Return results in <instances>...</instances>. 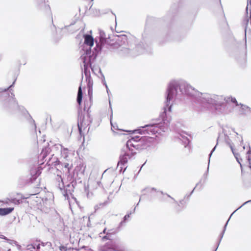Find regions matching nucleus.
<instances>
[{"label":"nucleus","instance_id":"cd10ccee","mask_svg":"<svg viewBox=\"0 0 251 251\" xmlns=\"http://www.w3.org/2000/svg\"><path fill=\"white\" fill-rule=\"evenodd\" d=\"M42 245L43 246H48V247H50L51 246V244L50 242H47L46 243H43L42 242L40 245Z\"/></svg>","mask_w":251,"mask_h":251},{"label":"nucleus","instance_id":"6e6552de","mask_svg":"<svg viewBox=\"0 0 251 251\" xmlns=\"http://www.w3.org/2000/svg\"><path fill=\"white\" fill-rule=\"evenodd\" d=\"M119 250V247L112 241H109L104 245H100L99 247V251H116Z\"/></svg>","mask_w":251,"mask_h":251},{"label":"nucleus","instance_id":"393cba45","mask_svg":"<svg viewBox=\"0 0 251 251\" xmlns=\"http://www.w3.org/2000/svg\"><path fill=\"white\" fill-rule=\"evenodd\" d=\"M201 181H200L199 183H198L196 186L194 188V189H193V190L190 192V194L189 195H186L185 196V198H187V199H189V197L193 194V193H194V191L195 190V189H196V187H197L199 184L201 183Z\"/></svg>","mask_w":251,"mask_h":251},{"label":"nucleus","instance_id":"a19ab883","mask_svg":"<svg viewBox=\"0 0 251 251\" xmlns=\"http://www.w3.org/2000/svg\"><path fill=\"white\" fill-rule=\"evenodd\" d=\"M40 244H38L37 245L36 248L37 249H39L40 248Z\"/></svg>","mask_w":251,"mask_h":251},{"label":"nucleus","instance_id":"f257e3e1","mask_svg":"<svg viewBox=\"0 0 251 251\" xmlns=\"http://www.w3.org/2000/svg\"><path fill=\"white\" fill-rule=\"evenodd\" d=\"M160 113L159 118L155 122L145 125L137 129L126 130V156L129 159L134 158L136 152L134 150L142 151L150 147L154 141V138L149 136H140L134 135L137 133L149 135L160 134L165 132L170 125L171 117L168 111L164 110Z\"/></svg>","mask_w":251,"mask_h":251},{"label":"nucleus","instance_id":"a211bd4d","mask_svg":"<svg viewBox=\"0 0 251 251\" xmlns=\"http://www.w3.org/2000/svg\"><path fill=\"white\" fill-rule=\"evenodd\" d=\"M13 208H0V215H5L10 213L13 210Z\"/></svg>","mask_w":251,"mask_h":251},{"label":"nucleus","instance_id":"dca6fc26","mask_svg":"<svg viewBox=\"0 0 251 251\" xmlns=\"http://www.w3.org/2000/svg\"><path fill=\"white\" fill-rule=\"evenodd\" d=\"M84 44L90 47H91L94 45V38L93 37L90 35L87 34L85 35L84 36Z\"/></svg>","mask_w":251,"mask_h":251},{"label":"nucleus","instance_id":"2eb2a0df","mask_svg":"<svg viewBox=\"0 0 251 251\" xmlns=\"http://www.w3.org/2000/svg\"><path fill=\"white\" fill-rule=\"evenodd\" d=\"M60 147L61 149V157L69 161L70 160V155L71 154L70 151L67 148H63L61 145H60Z\"/></svg>","mask_w":251,"mask_h":251},{"label":"nucleus","instance_id":"473e14b6","mask_svg":"<svg viewBox=\"0 0 251 251\" xmlns=\"http://www.w3.org/2000/svg\"><path fill=\"white\" fill-rule=\"evenodd\" d=\"M106 228H104V230H103V232L104 233H106L107 235H108L109 233V231H110V230H108V232H106Z\"/></svg>","mask_w":251,"mask_h":251},{"label":"nucleus","instance_id":"20e7f679","mask_svg":"<svg viewBox=\"0 0 251 251\" xmlns=\"http://www.w3.org/2000/svg\"><path fill=\"white\" fill-rule=\"evenodd\" d=\"M136 40L135 37H132L129 40L126 35V43L128 46V48L126 47V54L135 57L145 53H151L152 48L151 45H147L145 47L143 43L135 44Z\"/></svg>","mask_w":251,"mask_h":251},{"label":"nucleus","instance_id":"423d86ee","mask_svg":"<svg viewBox=\"0 0 251 251\" xmlns=\"http://www.w3.org/2000/svg\"><path fill=\"white\" fill-rule=\"evenodd\" d=\"M109 38V37H107L105 33L103 31H100V41L99 42L96 41L99 50H100L104 48L108 49L110 44Z\"/></svg>","mask_w":251,"mask_h":251},{"label":"nucleus","instance_id":"ddd939ff","mask_svg":"<svg viewBox=\"0 0 251 251\" xmlns=\"http://www.w3.org/2000/svg\"><path fill=\"white\" fill-rule=\"evenodd\" d=\"M36 6L42 10H48L50 9L49 5L46 0H35Z\"/></svg>","mask_w":251,"mask_h":251},{"label":"nucleus","instance_id":"0eeeda50","mask_svg":"<svg viewBox=\"0 0 251 251\" xmlns=\"http://www.w3.org/2000/svg\"><path fill=\"white\" fill-rule=\"evenodd\" d=\"M90 122V120L88 115L85 116L82 114H79L77 125L80 134H81L82 130L85 129L89 125Z\"/></svg>","mask_w":251,"mask_h":251},{"label":"nucleus","instance_id":"412c9836","mask_svg":"<svg viewBox=\"0 0 251 251\" xmlns=\"http://www.w3.org/2000/svg\"><path fill=\"white\" fill-rule=\"evenodd\" d=\"M249 149L247 151V154L248 155L247 159L249 162L250 167L251 168V147L249 146Z\"/></svg>","mask_w":251,"mask_h":251},{"label":"nucleus","instance_id":"f3484780","mask_svg":"<svg viewBox=\"0 0 251 251\" xmlns=\"http://www.w3.org/2000/svg\"><path fill=\"white\" fill-rule=\"evenodd\" d=\"M230 149L232 151V152L235 158H236L237 162L240 164L241 168L242 169V165L241 162V161L242 160V159L241 158H239V156H240L239 153L235 152L234 149L232 145H230Z\"/></svg>","mask_w":251,"mask_h":251},{"label":"nucleus","instance_id":"a18cd8bd","mask_svg":"<svg viewBox=\"0 0 251 251\" xmlns=\"http://www.w3.org/2000/svg\"><path fill=\"white\" fill-rule=\"evenodd\" d=\"M109 105H110V107H111V103H110V101H109Z\"/></svg>","mask_w":251,"mask_h":251},{"label":"nucleus","instance_id":"6ab92c4d","mask_svg":"<svg viewBox=\"0 0 251 251\" xmlns=\"http://www.w3.org/2000/svg\"><path fill=\"white\" fill-rule=\"evenodd\" d=\"M82 100V91L81 87L80 86L78 88L77 96V102L79 104H80Z\"/></svg>","mask_w":251,"mask_h":251},{"label":"nucleus","instance_id":"4468645a","mask_svg":"<svg viewBox=\"0 0 251 251\" xmlns=\"http://www.w3.org/2000/svg\"><path fill=\"white\" fill-rule=\"evenodd\" d=\"M218 140H219V137L217 138V144L215 146V147L212 149V150H211L210 153H209V158H208V167H207V170L205 172V173L203 174V177L204 179V181L206 180L207 179V176H208V172H209V164H210V158L212 156V153H213V152L215 151V150H216V147H217V145H218Z\"/></svg>","mask_w":251,"mask_h":251},{"label":"nucleus","instance_id":"c85d7f7f","mask_svg":"<svg viewBox=\"0 0 251 251\" xmlns=\"http://www.w3.org/2000/svg\"><path fill=\"white\" fill-rule=\"evenodd\" d=\"M226 138H227V139L226 138V144H227V145H229V147H230V145H231V144H230V143L229 141V140H229V139L228 136H227V137H226Z\"/></svg>","mask_w":251,"mask_h":251},{"label":"nucleus","instance_id":"49530a36","mask_svg":"<svg viewBox=\"0 0 251 251\" xmlns=\"http://www.w3.org/2000/svg\"><path fill=\"white\" fill-rule=\"evenodd\" d=\"M243 149H245V146H243Z\"/></svg>","mask_w":251,"mask_h":251},{"label":"nucleus","instance_id":"f704fd0d","mask_svg":"<svg viewBox=\"0 0 251 251\" xmlns=\"http://www.w3.org/2000/svg\"><path fill=\"white\" fill-rule=\"evenodd\" d=\"M65 248L64 247H63V246H62V247H60V250L61 251H65Z\"/></svg>","mask_w":251,"mask_h":251},{"label":"nucleus","instance_id":"5701e85b","mask_svg":"<svg viewBox=\"0 0 251 251\" xmlns=\"http://www.w3.org/2000/svg\"><path fill=\"white\" fill-rule=\"evenodd\" d=\"M0 238H1V239H5L7 241H9V243L10 244H16V242L15 241H14V240H10L9 239H8L5 236L3 235H0Z\"/></svg>","mask_w":251,"mask_h":251},{"label":"nucleus","instance_id":"bb28decb","mask_svg":"<svg viewBox=\"0 0 251 251\" xmlns=\"http://www.w3.org/2000/svg\"><path fill=\"white\" fill-rule=\"evenodd\" d=\"M64 168L67 169L68 173H69L71 167H72V165L70 166L69 164L68 163H64Z\"/></svg>","mask_w":251,"mask_h":251},{"label":"nucleus","instance_id":"9d476101","mask_svg":"<svg viewBox=\"0 0 251 251\" xmlns=\"http://www.w3.org/2000/svg\"><path fill=\"white\" fill-rule=\"evenodd\" d=\"M251 202V200H249V201H248L246 202H245L244 203H243L240 207H239L237 209H236L235 211H234L232 214L230 215L229 218H228V219L227 220V221H226V223L225 224V226H224V227L223 228V230L222 231V232L221 233V234L220 235V237H219V241H218V247L220 245V244L222 240V238L224 236V235L225 234V232L226 231V226H227V225L228 224V223L230 219V218L231 217V216L233 215V214L234 213H235L236 211H237L238 210H239V209H240L242 207H243V206L245 205L246 204H247V203H249V202Z\"/></svg>","mask_w":251,"mask_h":251},{"label":"nucleus","instance_id":"72a5a7b5","mask_svg":"<svg viewBox=\"0 0 251 251\" xmlns=\"http://www.w3.org/2000/svg\"><path fill=\"white\" fill-rule=\"evenodd\" d=\"M32 123H33V127L35 129H36V126L35 121L34 120H32Z\"/></svg>","mask_w":251,"mask_h":251},{"label":"nucleus","instance_id":"aec40b11","mask_svg":"<svg viewBox=\"0 0 251 251\" xmlns=\"http://www.w3.org/2000/svg\"><path fill=\"white\" fill-rule=\"evenodd\" d=\"M181 136L185 148H189L190 146V140L185 136H182L181 134L180 135Z\"/></svg>","mask_w":251,"mask_h":251},{"label":"nucleus","instance_id":"9b49d317","mask_svg":"<svg viewBox=\"0 0 251 251\" xmlns=\"http://www.w3.org/2000/svg\"><path fill=\"white\" fill-rule=\"evenodd\" d=\"M126 163V151L124 150H122V153L120 156V160L119 161L117 164V168L119 169L120 171L125 172L126 171V167H125Z\"/></svg>","mask_w":251,"mask_h":251},{"label":"nucleus","instance_id":"e433bc0d","mask_svg":"<svg viewBox=\"0 0 251 251\" xmlns=\"http://www.w3.org/2000/svg\"><path fill=\"white\" fill-rule=\"evenodd\" d=\"M126 221V215L123 217V221L121 222V224H123Z\"/></svg>","mask_w":251,"mask_h":251},{"label":"nucleus","instance_id":"c9c22d12","mask_svg":"<svg viewBox=\"0 0 251 251\" xmlns=\"http://www.w3.org/2000/svg\"><path fill=\"white\" fill-rule=\"evenodd\" d=\"M250 5L251 7V0H247V5Z\"/></svg>","mask_w":251,"mask_h":251},{"label":"nucleus","instance_id":"2f4dec72","mask_svg":"<svg viewBox=\"0 0 251 251\" xmlns=\"http://www.w3.org/2000/svg\"><path fill=\"white\" fill-rule=\"evenodd\" d=\"M239 105H241L242 107H245V108H249V109H250V108L249 106H247V105H244V104H242V103H240V104H239Z\"/></svg>","mask_w":251,"mask_h":251},{"label":"nucleus","instance_id":"37998d69","mask_svg":"<svg viewBox=\"0 0 251 251\" xmlns=\"http://www.w3.org/2000/svg\"><path fill=\"white\" fill-rule=\"evenodd\" d=\"M160 193H161L162 195H164V194H165L163 193V191H160Z\"/></svg>","mask_w":251,"mask_h":251},{"label":"nucleus","instance_id":"a878e982","mask_svg":"<svg viewBox=\"0 0 251 251\" xmlns=\"http://www.w3.org/2000/svg\"><path fill=\"white\" fill-rule=\"evenodd\" d=\"M228 99L229 100H230L232 103H236V105H238V103L237 102V101L236 100V99L235 98H233L232 97H231L230 98H228Z\"/></svg>","mask_w":251,"mask_h":251},{"label":"nucleus","instance_id":"c756f323","mask_svg":"<svg viewBox=\"0 0 251 251\" xmlns=\"http://www.w3.org/2000/svg\"><path fill=\"white\" fill-rule=\"evenodd\" d=\"M166 195L168 197L170 198L171 199L173 200L176 203H177V202L173 197H172L170 195H169L168 194H166Z\"/></svg>","mask_w":251,"mask_h":251},{"label":"nucleus","instance_id":"de8ad7c7","mask_svg":"<svg viewBox=\"0 0 251 251\" xmlns=\"http://www.w3.org/2000/svg\"><path fill=\"white\" fill-rule=\"evenodd\" d=\"M135 208H136V207H135V208H134V210H133V211H135Z\"/></svg>","mask_w":251,"mask_h":251},{"label":"nucleus","instance_id":"b1692460","mask_svg":"<svg viewBox=\"0 0 251 251\" xmlns=\"http://www.w3.org/2000/svg\"><path fill=\"white\" fill-rule=\"evenodd\" d=\"M151 191H156V189L154 188L147 187L142 190V192L147 191V192H151Z\"/></svg>","mask_w":251,"mask_h":251},{"label":"nucleus","instance_id":"58836bf2","mask_svg":"<svg viewBox=\"0 0 251 251\" xmlns=\"http://www.w3.org/2000/svg\"><path fill=\"white\" fill-rule=\"evenodd\" d=\"M184 201V200H181L179 201V204H183V202Z\"/></svg>","mask_w":251,"mask_h":251},{"label":"nucleus","instance_id":"f03ea898","mask_svg":"<svg viewBox=\"0 0 251 251\" xmlns=\"http://www.w3.org/2000/svg\"><path fill=\"white\" fill-rule=\"evenodd\" d=\"M179 95L187 96L192 98L196 103L212 106L220 112L225 104L226 98L223 96L202 93L183 80H172L168 84L165 94V111H168L170 113L172 111L171 101Z\"/></svg>","mask_w":251,"mask_h":251},{"label":"nucleus","instance_id":"4be33fe9","mask_svg":"<svg viewBox=\"0 0 251 251\" xmlns=\"http://www.w3.org/2000/svg\"><path fill=\"white\" fill-rule=\"evenodd\" d=\"M106 204V202L105 201L104 202H100L98 204H96L95 206V211H97L98 210V209H99L101 207H103V206H104Z\"/></svg>","mask_w":251,"mask_h":251},{"label":"nucleus","instance_id":"7ed1b4c3","mask_svg":"<svg viewBox=\"0 0 251 251\" xmlns=\"http://www.w3.org/2000/svg\"><path fill=\"white\" fill-rule=\"evenodd\" d=\"M14 84V83H13ZM13 84L7 88H0V102L2 108L7 111H11L18 108V103L14 98V95H10L7 91Z\"/></svg>","mask_w":251,"mask_h":251},{"label":"nucleus","instance_id":"f8f14e48","mask_svg":"<svg viewBox=\"0 0 251 251\" xmlns=\"http://www.w3.org/2000/svg\"><path fill=\"white\" fill-rule=\"evenodd\" d=\"M250 9H251V7H250ZM250 9H249V6H248V5H247V6L246 8V12H245V18L242 22L243 25L244 26L245 36L246 38L247 29H248V25H249V23L250 21V16L249 17V14L250 15Z\"/></svg>","mask_w":251,"mask_h":251},{"label":"nucleus","instance_id":"4c0bfd02","mask_svg":"<svg viewBox=\"0 0 251 251\" xmlns=\"http://www.w3.org/2000/svg\"><path fill=\"white\" fill-rule=\"evenodd\" d=\"M131 214V212H130L129 214H126V220L129 217V215Z\"/></svg>","mask_w":251,"mask_h":251},{"label":"nucleus","instance_id":"1a4fd4ad","mask_svg":"<svg viewBox=\"0 0 251 251\" xmlns=\"http://www.w3.org/2000/svg\"><path fill=\"white\" fill-rule=\"evenodd\" d=\"M110 123L111 126V130L114 132V135L115 136H119V139L121 140L122 141H124L125 139V134L120 133V132L125 131L126 130L119 128L116 123H113L111 118Z\"/></svg>","mask_w":251,"mask_h":251},{"label":"nucleus","instance_id":"79ce46f5","mask_svg":"<svg viewBox=\"0 0 251 251\" xmlns=\"http://www.w3.org/2000/svg\"><path fill=\"white\" fill-rule=\"evenodd\" d=\"M219 247H218V245L217 246L216 249L213 251H217L218 248Z\"/></svg>","mask_w":251,"mask_h":251},{"label":"nucleus","instance_id":"c03bdc74","mask_svg":"<svg viewBox=\"0 0 251 251\" xmlns=\"http://www.w3.org/2000/svg\"><path fill=\"white\" fill-rule=\"evenodd\" d=\"M105 86H106V89H107V92L108 93L107 86L106 85V84H105Z\"/></svg>","mask_w":251,"mask_h":251},{"label":"nucleus","instance_id":"ea45409f","mask_svg":"<svg viewBox=\"0 0 251 251\" xmlns=\"http://www.w3.org/2000/svg\"><path fill=\"white\" fill-rule=\"evenodd\" d=\"M146 162H147V160L145 161V162L144 164H143V165H142V166L141 167V168H140V169L139 171L141 170V169L142 168V167H143V166L146 164Z\"/></svg>","mask_w":251,"mask_h":251},{"label":"nucleus","instance_id":"39448f33","mask_svg":"<svg viewBox=\"0 0 251 251\" xmlns=\"http://www.w3.org/2000/svg\"><path fill=\"white\" fill-rule=\"evenodd\" d=\"M90 56V51H89L88 50H87L86 55L81 56V59L83 60L84 63V68L83 71L85 76V79L87 82L88 88V95L89 96L90 100H91L92 98L93 81L91 78L90 72L89 70Z\"/></svg>","mask_w":251,"mask_h":251},{"label":"nucleus","instance_id":"7c9ffc66","mask_svg":"<svg viewBox=\"0 0 251 251\" xmlns=\"http://www.w3.org/2000/svg\"><path fill=\"white\" fill-rule=\"evenodd\" d=\"M107 239H109V237L107 236V235L106 236H104V237H102V240L103 241H104L105 240H107Z\"/></svg>","mask_w":251,"mask_h":251}]
</instances>
